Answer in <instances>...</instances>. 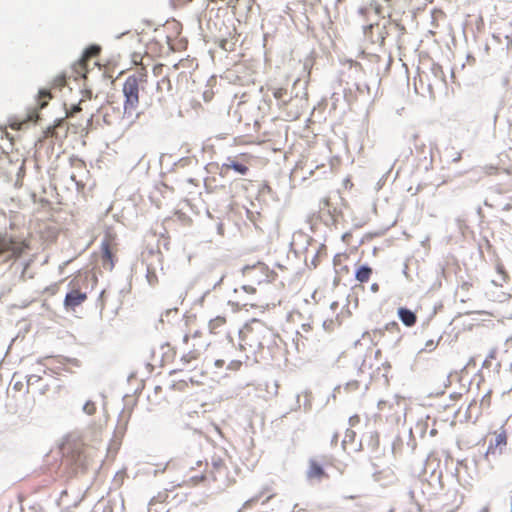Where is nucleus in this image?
<instances>
[{
  "label": "nucleus",
  "instance_id": "obj_16",
  "mask_svg": "<svg viewBox=\"0 0 512 512\" xmlns=\"http://www.w3.org/2000/svg\"><path fill=\"white\" fill-rule=\"evenodd\" d=\"M227 318L225 316H216L208 323V329L211 334L218 335L227 332Z\"/></svg>",
  "mask_w": 512,
  "mask_h": 512
},
{
  "label": "nucleus",
  "instance_id": "obj_33",
  "mask_svg": "<svg viewBox=\"0 0 512 512\" xmlns=\"http://www.w3.org/2000/svg\"><path fill=\"white\" fill-rule=\"evenodd\" d=\"M132 61L136 65H142V56L138 53L132 55Z\"/></svg>",
  "mask_w": 512,
  "mask_h": 512
},
{
  "label": "nucleus",
  "instance_id": "obj_19",
  "mask_svg": "<svg viewBox=\"0 0 512 512\" xmlns=\"http://www.w3.org/2000/svg\"><path fill=\"white\" fill-rule=\"evenodd\" d=\"M372 273L373 270L371 267L367 265H362L356 270L355 278L360 283H366L371 278Z\"/></svg>",
  "mask_w": 512,
  "mask_h": 512
},
{
  "label": "nucleus",
  "instance_id": "obj_45",
  "mask_svg": "<svg viewBox=\"0 0 512 512\" xmlns=\"http://www.w3.org/2000/svg\"><path fill=\"white\" fill-rule=\"evenodd\" d=\"M31 380H32V377L28 379V384H29V385H31V384H32Z\"/></svg>",
  "mask_w": 512,
  "mask_h": 512
},
{
  "label": "nucleus",
  "instance_id": "obj_25",
  "mask_svg": "<svg viewBox=\"0 0 512 512\" xmlns=\"http://www.w3.org/2000/svg\"><path fill=\"white\" fill-rule=\"evenodd\" d=\"M383 2L385 3L384 6L379 5V6L375 7V11L377 14H381L383 9H388V10L392 9V7H393L392 0H383Z\"/></svg>",
  "mask_w": 512,
  "mask_h": 512
},
{
  "label": "nucleus",
  "instance_id": "obj_18",
  "mask_svg": "<svg viewBox=\"0 0 512 512\" xmlns=\"http://www.w3.org/2000/svg\"><path fill=\"white\" fill-rule=\"evenodd\" d=\"M397 313H398L400 320L402 321V323L405 326L412 327L416 324L417 316L413 311H411L405 307H400L398 309Z\"/></svg>",
  "mask_w": 512,
  "mask_h": 512
},
{
  "label": "nucleus",
  "instance_id": "obj_37",
  "mask_svg": "<svg viewBox=\"0 0 512 512\" xmlns=\"http://www.w3.org/2000/svg\"><path fill=\"white\" fill-rule=\"evenodd\" d=\"M490 402H491V397H490V394H486L482 400H481V404L484 405L486 404L487 406H490Z\"/></svg>",
  "mask_w": 512,
  "mask_h": 512
},
{
  "label": "nucleus",
  "instance_id": "obj_41",
  "mask_svg": "<svg viewBox=\"0 0 512 512\" xmlns=\"http://www.w3.org/2000/svg\"><path fill=\"white\" fill-rule=\"evenodd\" d=\"M33 260H29L27 261L25 264H24V268H23V272L22 274L24 275V273L26 272V270L30 267L31 263H32Z\"/></svg>",
  "mask_w": 512,
  "mask_h": 512
},
{
  "label": "nucleus",
  "instance_id": "obj_42",
  "mask_svg": "<svg viewBox=\"0 0 512 512\" xmlns=\"http://www.w3.org/2000/svg\"><path fill=\"white\" fill-rule=\"evenodd\" d=\"M479 512H490V509L488 507H484Z\"/></svg>",
  "mask_w": 512,
  "mask_h": 512
},
{
  "label": "nucleus",
  "instance_id": "obj_12",
  "mask_svg": "<svg viewBox=\"0 0 512 512\" xmlns=\"http://www.w3.org/2000/svg\"><path fill=\"white\" fill-rule=\"evenodd\" d=\"M251 158L247 153H242L237 158H228L227 162L222 164L220 174L224 176L229 170H234L241 175H246Z\"/></svg>",
  "mask_w": 512,
  "mask_h": 512
},
{
  "label": "nucleus",
  "instance_id": "obj_3",
  "mask_svg": "<svg viewBox=\"0 0 512 512\" xmlns=\"http://www.w3.org/2000/svg\"><path fill=\"white\" fill-rule=\"evenodd\" d=\"M271 333V329L263 321L252 319L240 330V346L244 350L258 353L263 350Z\"/></svg>",
  "mask_w": 512,
  "mask_h": 512
},
{
  "label": "nucleus",
  "instance_id": "obj_14",
  "mask_svg": "<svg viewBox=\"0 0 512 512\" xmlns=\"http://www.w3.org/2000/svg\"><path fill=\"white\" fill-rule=\"evenodd\" d=\"M98 458V451L90 446L84 445L78 452L75 462L83 470H87Z\"/></svg>",
  "mask_w": 512,
  "mask_h": 512
},
{
  "label": "nucleus",
  "instance_id": "obj_39",
  "mask_svg": "<svg viewBox=\"0 0 512 512\" xmlns=\"http://www.w3.org/2000/svg\"><path fill=\"white\" fill-rule=\"evenodd\" d=\"M70 178L77 184H79L81 182V180L78 179V176L75 173H71Z\"/></svg>",
  "mask_w": 512,
  "mask_h": 512
},
{
  "label": "nucleus",
  "instance_id": "obj_20",
  "mask_svg": "<svg viewBox=\"0 0 512 512\" xmlns=\"http://www.w3.org/2000/svg\"><path fill=\"white\" fill-rule=\"evenodd\" d=\"M452 497L453 499L451 500V503L443 504V512H456L461 507L463 503V496H458L457 494H454Z\"/></svg>",
  "mask_w": 512,
  "mask_h": 512
},
{
  "label": "nucleus",
  "instance_id": "obj_46",
  "mask_svg": "<svg viewBox=\"0 0 512 512\" xmlns=\"http://www.w3.org/2000/svg\"><path fill=\"white\" fill-rule=\"evenodd\" d=\"M197 465H198L199 467H201V466H202V462H200V461H199V462H197Z\"/></svg>",
  "mask_w": 512,
  "mask_h": 512
},
{
  "label": "nucleus",
  "instance_id": "obj_31",
  "mask_svg": "<svg viewBox=\"0 0 512 512\" xmlns=\"http://www.w3.org/2000/svg\"><path fill=\"white\" fill-rule=\"evenodd\" d=\"M242 365V362L239 361V360H232L229 365H228V368L231 369V370H238Z\"/></svg>",
  "mask_w": 512,
  "mask_h": 512
},
{
  "label": "nucleus",
  "instance_id": "obj_36",
  "mask_svg": "<svg viewBox=\"0 0 512 512\" xmlns=\"http://www.w3.org/2000/svg\"><path fill=\"white\" fill-rule=\"evenodd\" d=\"M359 422H360V417L358 415H354V416L350 417V419H349V424L351 426H355Z\"/></svg>",
  "mask_w": 512,
  "mask_h": 512
},
{
  "label": "nucleus",
  "instance_id": "obj_28",
  "mask_svg": "<svg viewBox=\"0 0 512 512\" xmlns=\"http://www.w3.org/2000/svg\"><path fill=\"white\" fill-rule=\"evenodd\" d=\"M437 346H438V341H434L431 339L425 343V350L428 352H432L433 350L436 349Z\"/></svg>",
  "mask_w": 512,
  "mask_h": 512
},
{
  "label": "nucleus",
  "instance_id": "obj_13",
  "mask_svg": "<svg viewBox=\"0 0 512 512\" xmlns=\"http://www.w3.org/2000/svg\"><path fill=\"white\" fill-rule=\"evenodd\" d=\"M305 476L306 479L311 483L321 482L322 480L328 479L329 477L322 463L317 458L309 459Z\"/></svg>",
  "mask_w": 512,
  "mask_h": 512
},
{
  "label": "nucleus",
  "instance_id": "obj_9",
  "mask_svg": "<svg viewBox=\"0 0 512 512\" xmlns=\"http://www.w3.org/2000/svg\"><path fill=\"white\" fill-rule=\"evenodd\" d=\"M100 51L101 48L97 45H91L88 47L84 51L82 57L72 65L70 78H73L76 81L81 78H86V74L88 72V61L97 57Z\"/></svg>",
  "mask_w": 512,
  "mask_h": 512
},
{
  "label": "nucleus",
  "instance_id": "obj_5",
  "mask_svg": "<svg viewBox=\"0 0 512 512\" xmlns=\"http://www.w3.org/2000/svg\"><path fill=\"white\" fill-rule=\"evenodd\" d=\"M101 264L107 271H112L117 261L118 242L117 235L111 229H107L100 245Z\"/></svg>",
  "mask_w": 512,
  "mask_h": 512
},
{
  "label": "nucleus",
  "instance_id": "obj_35",
  "mask_svg": "<svg viewBox=\"0 0 512 512\" xmlns=\"http://www.w3.org/2000/svg\"><path fill=\"white\" fill-rule=\"evenodd\" d=\"M261 497H262V495L261 496H256V497H253V498L249 499L248 501L245 502L244 506L245 507L252 506L254 503L258 502Z\"/></svg>",
  "mask_w": 512,
  "mask_h": 512
},
{
  "label": "nucleus",
  "instance_id": "obj_27",
  "mask_svg": "<svg viewBox=\"0 0 512 512\" xmlns=\"http://www.w3.org/2000/svg\"><path fill=\"white\" fill-rule=\"evenodd\" d=\"M300 115L301 113L298 110L290 112L287 111L285 114V119L288 121L297 120L300 117Z\"/></svg>",
  "mask_w": 512,
  "mask_h": 512
},
{
  "label": "nucleus",
  "instance_id": "obj_1",
  "mask_svg": "<svg viewBox=\"0 0 512 512\" xmlns=\"http://www.w3.org/2000/svg\"><path fill=\"white\" fill-rule=\"evenodd\" d=\"M226 458L213 456L211 463L206 464L205 473L191 475L188 482L192 485L205 483L218 490H225L237 481L238 470Z\"/></svg>",
  "mask_w": 512,
  "mask_h": 512
},
{
  "label": "nucleus",
  "instance_id": "obj_47",
  "mask_svg": "<svg viewBox=\"0 0 512 512\" xmlns=\"http://www.w3.org/2000/svg\"><path fill=\"white\" fill-rule=\"evenodd\" d=\"M166 80H167L168 86L170 87L171 86L170 80L169 79H166Z\"/></svg>",
  "mask_w": 512,
  "mask_h": 512
},
{
  "label": "nucleus",
  "instance_id": "obj_43",
  "mask_svg": "<svg viewBox=\"0 0 512 512\" xmlns=\"http://www.w3.org/2000/svg\"><path fill=\"white\" fill-rule=\"evenodd\" d=\"M272 496H273L272 494L267 495V496L265 497V499L263 500V502L268 501L270 498H272Z\"/></svg>",
  "mask_w": 512,
  "mask_h": 512
},
{
  "label": "nucleus",
  "instance_id": "obj_11",
  "mask_svg": "<svg viewBox=\"0 0 512 512\" xmlns=\"http://www.w3.org/2000/svg\"><path fill=\"white\" fill-rule=\"evenodd\" d=\"M70 291L66 294L64 299V306L66 309L75 310L87 300V293L81 292L79 289V280L74 278L69 283Z\"/></svg>",
  "mask_w": 512,
  "mask_h": 512
},
{
  "label": "nucleus",
  "instance_id": "obj_2",
  "mask_svg": "<svg viewBox=\"0 0 512 512\" xmlns=\"http://www.w3.org/2000/svg\"><path fill=\"white\" fill-rule=\"evenodd\" d=\"M147 83V70L141 67L136 73L128 76L123 84L122 93L123 101V117L134 121L140 116L137 112L139 107V91L140 87Z\"/></svg>",
  "mask_w": 512,
  "mask_h": 512
},
{
  "label": "nucleus",
  "instance_id": "obj_26",
  "mask_svg": "<svg viewBox=\"0 0 512 512\" xmlns=\"http://www.w3.org/2000/svg\"><path fill=\"white\" fill-rule=\"evenodd\" d=\"M385 329L390 332L397 333V334L400 333V327H399L398 323L395 321H392V322L386 324Z\"/></svg>",
  "mask_w": 512,
  "mask_h": 512
},
{
  "label": "nucleus",
  "instance_id": "obj_21",
  "mask_svg": "<svg viewBox=\"0 0 512 512\" xmlns=\"http://www.w3.org/2000/svg\"><path fill=\"white\" fill-rule=\"evenodd\" d=\"M66 83L67 75L65 73H60L53 78L51 88L62 89L65 87Z\"/></svg>",
  "mask_w": 512,
  "mask_h": 512
},
{
  "label": "nucleus",
  "instance_id": "obj_40",
  "mask_svg": "<svg viewBox=\"0 0 512 512\" xmlns=\"http://www.w3.org/2000/svg\"><path fill=\"white\" fill-rule=\"evenodd\" d=\"M371 291L374 292V293H377L379 291V284L373 283L371 285Z\"/></svg>",
  "mask_w": 512,
  "mask_h": 512
},
{
  "label": "nucleus",
  "instance_id": "obj_32",
  "mask_svg": "<svg viewBox=\"0 0 512 512\" xmlns=\"http://www.w3.org/2000/svg\"><path fill=\"white\" fill-rule=\"evenodd\" d=\"M188 386V383L184 380H181L173 385V387L177 390H184Z\"/></svg>",
  "mask_w": 512,
  "mask_h": 512
},
{
  "label": "nucleus",
  "instance_id": "obj_6",
  "mask_svg": "<svg viewBox=\"0 0 512 512\" xmlns=\"http://www.w3.org/2000/svg\"><path fill=\"white\" fill-rule=\"evenodd\" d=\"M243 273L251 281L250 285L253 286L272 283L277 278V273L261 262L245 267Z\"/></svg>",
  "mask_w": 512,
  "mask_h": 512
},
{
  "label": "nucleus",
  "instance_id": "obj_7",
  "mask_svg": "<svg viewBox=\"0 0 512 512\" xmlns=\"http://www.w3.org/2000/svg\"><path fill=\"white\" fill-rule=\"evenodd\" d=\"M52 94L49 89H41L38 93V107L33 108L28 111L25 117L21 119H13L11 120L9 126L13 130H20L23 126L29 122H36L39 119L38 110L44 108L50 99H52Z\"/></svg>",
  "mask_w": 512,
  "mask_h": 512
},
{
  "label": "nucleus",
  "instance_id": "obj_34",
  "mask_svg": "<svg viewBox=\"0 0 512 512\" xmlns=\"http://www.w3.org/2000/svg\"><path fill=\"white\" fill-rule=\"evenodd\" d=\"M163 67H164V65H163V64H158V65L154 66V68H153V74H154L155 76H159V75H161L162 70H163Z\"/></svg>",
  "mask_w": 512,
  "mask_h": 512
},
{
  "label": "nucleus",
  "instance_id": "obj_30",
  "mask_svg": "<svg viewBox=\"0 0 512 512\" xmlns=\"http://www.w3.org/2000/svg\"><path fill=\"white\" fill-rule=\"evenodd\" d=\"M484 172L486 175H496L498 173V168L494 166H485Z\"/></svg>",
  "mask_w": 512,
  "mask_h": 512
},
{
  "label": "nucleus",
  "instance_id": "obj_23",
  "mask_svg": "<svg viewBox=\"0 0 512 512\" xmlns=\"http://www.w3.org/2000/svg\"><path fill=\"white\" fill-rule=\"evenodd\" d=\"M83 410L88 415H93L96 412V405L93 401H87L83 406Z\"/></svg>",
  "mask_w": 512,
  "mask_h": 512
},
{
  "label": "nucleus",
  "instance_id": "obj_22",
  "mask_svg": "<svg viewBox=\"0 0 512 512\" xmlns=\"http://www.w3.org/2000/svg\"><path fill=\"white\" fill-rule=\"evenodd\" d=\"M496 272L499 275V281L507 282L509 280V275L504 267V265L498 262L495 266Z\"/></svg>",
  "mask_w": 512,
  "mask_h": 512
},
{
  "label": "nucleus",
  "instance_id": "obj_38",
  "mask_svg": "<svg viewBox=\"0 0 512 512\" xmlns=\"http://www.w3.org/2000/svg\"><path fill=\"white\" fill-rule=\"evenodd\" d=\"M224 364H225V360H223V359H218L215 361V366L217 368H222L224 366Z\"/></svg>",
  "mask_w": 512,
  "mask_h": 512
},
{
  "label": "nucleus",
  "instance_id": "obj_29",
  "mask_svg": "<svg viewBox=\"0 0 512 512\" xmlns=\"http://www.w3.org/2000/svg\"><path fill=\"white\" fill-rule=\"evenodd\" d=\"M81 111L80 103L73 105L70 110L67 111V117H73L76 113Z\"/></svg>",
  "mask_w": 512,
  "mask_h": 512
},
{
  "label": "nucleus",
  "instance_id": "obj_10",
  "mask_svg": "<svg viewBox=\"0 0 512 512\" xmlns=\"http://www.w3.org/2000/svg\"><path fill=\"white\" fill-rule=\"evenodd\" d=\"M202 338V334L201 332H195L193 335H185L184 336V342L186 344H189V341L190 340H198L197 343H192V350H190L189 352L185 353L180 361L187 365L189 363H191L192 361H195L197 360L200 355H201V352L204 351L207 347H208V343H206V341H204Z\"/></svg>",
  "mask_w": 512,
  "mask_h": 512
},
{
  "label": "nucleus",
  "instance_id": "obj_24",
  "mask_svg": "<svg viewBox=\"0 0 512 512\" xmlns=\"http://www.w3.org/2000/svg\"><path fill=\"white\" fill-rule=\"evenodd\" d=\"M70 163H71V166L74 167V168L80 169L82 171L86 170L85 162L82 161L81 159L72 158L70 160Z\"/></svg>",
  "mask_w": 512,
  "mask_h": 512
},
{
  "label": "nucleus",
  "instance_id": "obj_17",
  "mask_svg": "<svg viewBox=\"0 0 512 512\" xmlns=\"http://www.w3.org/2000/svg\"><path fill=\"white\" fill-rule=\"evenodd\" d=\"M272 93L278 102L279 109H286L288 103L292 100L288 89L284 87H277L273 89Z\"/></svg>",
  "mask_w": 512,
  "mask_h": 512
},
{
  "label": "nucleus",
  "instance_id": "obj_4",
  "mask_svg": "<svg viewBox=\"0 0 512 512\" xmlns=\"http://www.w3.org/2000/svg\"><path fill=\"white\" fill-rule=\"evenodd\" d=\"M31 249L29 239L0 232V259L3 263L15 262L26 255Z\"/></svg>",
  "mask_w": 512,
  "mask_h": 512
},
{
  "label": "nucleus",
  "instance_id": "obj_15",
  "mask_svg": "<svg viewBox=\"0 0 512 512\" xmlns=\"http://www.w3.org/2000/svg\"><path fill=\"white\" fill-rule=\"evenodd\" d=\"M493 435L495 439L494 441H491L489 443L486 451V456L501 453L507 444V434L504 429H501L500 431H495Z\"/></svg>",
  "mask_w": 512,
  "mask_h": 512
},
{
  "label": "nucleus",
  "instance_id": "obj_44",
  "mask_svg": "<svg viewBox=\"0 0 512 512\" xmlns=\"http://www.w3.org/2000/svg\"><path fill=\"white\" fill-rule=\"evenodd\" d=\"M23 169V163L18 167V170L21 171Z\"/></svg>",
  "mask_w": 512,
  "mask_h": 512
},
{
  "label": "nucleus",
  "instance_id": "obj_8",
  "mask_svg": "<svg viewBox=\"0 0 512 512\" xmlns=\"http://www.w3.org/2000/svg\"><path fill=\"white\" fill-rule=\"evenodd\" d=\"M256 291L257 290L253 285H243L240 288H236L234 289L233 297L228 300V305H230L235 311L262 307V304L258 302H252L244 295H253L256 293Z\"/></svg>",
  "mask_w": 512,
  "mask_h": 512
}]
</instances>
